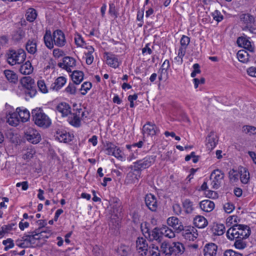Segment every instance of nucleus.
Listing matches in <instances>:
<instances>
[{"label": "nucleus", "mask_w": 256, "mask_h": 256, "mask_svg": "<svg viewBox=\"0 0 256 256\" xmlns=\"http://www.w3.org/2000/svg\"><path fill=\"white\" fill-rule=\"evenodd\" d=\"M25 32L22 29H18L14 32L12 36V38L16 41L21 40L24 36Z\"/></svg>", "instance_id": "obj_48"}, {"label": "nucleus", "mask_w": 256, "mask_h": 256, "mask_svg": "<svg viewBox=\"0 0 256 256\" xmlns=\"http://www.w3.org/2000/svg\"><path fill=\"white\" fill-rule=\"evenodd\" d=\"M236 42L239 46L242 47L250 52H254V46L252 45V42L246 38L239 37L237 40Z\"/></svg>", "instance_id": "obj_17"}, {"label": "nucleus", "mask_w": 256, "mask_h": 256, "mask_svg": "<svg viewBox=\"0 0 256 256\" xmlns=\"http://www.w3.org/2000/svg\"><path fill=\"white\" fill-rule=\"evenodd\" d=\"M20 120L18 114L16 112L9 114L7 122L12 126H16L18 124Z\"/></svg>", "instance_id": "obj_30"}, {"label": "nucleus", "mask_w": 256, "mask_h": 256, "mask_svg": "<svg viewBox=\"0 0 256 256\" xmlns=\"http://www.w3.org/2000/svg\"><path fill=\"white\" fill-rule=\"evenodd\" d=\"M142 132L144 134L152 136L159 132V130L154 124L148 122L143 126Z\"/></svg>", "instance_id": "obj_15"}, {"label": "nucleus", "mask_w": 256, "mask_h": 256, "mask_svg": "<svg viewBox=\"0 0 256 256\" xmlns=\"http://www.w3.org/2000/svg\"><path fill=\"white\" fill-rule=\"evenodd\" d=\"M143 144L142 141H140L137 143H134L132 145H126V148L129 150L130 152H132V151H134V150H136V147L140 148H142Z\"/></svg>", "instance_id": "obj_51"}, {"label": "nucleus", "mask_w": 256, "mask_h": 256, "mask_svg": "<svg viewBox=\"0 0 256 256\" xmlns=\"http://www.w3.org/2000/svg\"><path fill=\"white\" fill-rule=\"evenodd\" d=\"M33 68L30 61L26 62L20 68V72L23 74H30L32 72Z\"/></svg>", "instance_id": "obj_32"}, {"label": "nucleus", "mask_w": 256, "mask_h": 256, "mask_svg": "<svg viewBox=\"0 0 256 256\" xmlns=\"http://www.w3.org/2000/svg\"><path fill=\"white\" fill-rule=\"evenodd\" d=\"M141 230L146 238H148L150 241H154L152 244H158L162 242V236L160 233V229L155 228L152 231H150L149 229H146V231H144L142 224Z\"/></svg>", "instance_id": "obj_5"}, {"label": "nucleus", "mask_w": 256, "mask_h": 256, "mask_svg": "<svg viewBox=\"0 0 256 256\" xmlns=\"http://www.w3.org/2000/svg\"><path fill=\"white\" fill-rule=\"evenodd\" d=\"M236 241L234 246L236 248L239 250L244 249L246 246V242L244 241V239L240 238H235Z\"/></svg>", "instance_id": "obj_46"}, {"label": "nucleus", "mask_w": 256, "mask_h": 256, "mask_svg": "<svg viewBox=\"0 0 256 256\" xmlns=\"http://www.w3.org/2000/svg\"><path fill=\"white\" fill-rule=\"evenodd\" d=\"M145 204L148 208L152 212H156L158 208V202L156 197L151 194H147L145 196Z\"/></svg>", "instance_id": "obj_14"}, {"label": "nucleus", "mask_w": 256, "mask_h": 256, "mask_svg": "<svg viewBox=\"0 0 256 256\" xmlns=\"http://www.w3.org/2000/svg\"><path fill=\"white\" fill-rule=\"evenodd\" d=\"M238 172L234 170H230L229 172V178L231 181L235 182L238 180Z\"/></svg>", "instance_id": "obj_53"}, {"label": "nucleus", "mask_w": 256, "mask_h": 256, "mask_svg": "<svg viewBox=\"0 0 256 256\" xmlns=\"http://www.w3.org/2000/svg\"><path fill=\"white\" fill-rule=\"evenodd\" d=\"M214 202L208 200H202L200 203V209L207 212H212L214 209Z\"/></svg>", "instance_id": "obj_20"}, {"label": "nucleus", "mask_w": 256, "mask_h": 256, "mask_svg": "<svg viewBox=\"0 0 256 256\" xmlns=\"http://www.w3.org/2000/svg\"><path fill=\"white\" fill-rule=\"evenodd\" d=\"M4 73L7 80L11 83L16 84L18 81V76L14 71L6 70H4Z\"/></svg>", "instance_id": "obj_27"}, {"label": "nucleus", "mask_w": 256, "mask_h": 256, "mask_svg": "<svg viewBox=\"0 0 256 256\" xmlns=\"http://www.w3.org/2000/svg\"><path fill=\"white\" fill-rule=\"evenodd\" d=\"M16 244L17 246L22 248L30 247V243L26 234L24 235L22 239L17 240L16 241Z\"/></svg>", "instance_id": "obj_37"}, {"label": "nucleus", "mask_w": 256, "mask_h": 256, "mask_svg": "<svg viewBox=\"0 0 256 256\" xmlns=\"http://www.w3.org/2000/svg\"><path fill=\"white\" fill-rule=\"evenodd\" d=\"M106 150L107 151V154L108 155H112L114 152V149L116 148V146L113 144L112 143L109 142L106 144Z\"/></svg>", "instance_id": "obj_57"}, {"label": "nucleus", "mask_w": 256, "mask_h": 256, "mask_svg": "<svg viewBox=\"0 0 256 256\" xmlns=\"http://www.w3.org/2000/svg\"><path fill=\"white\" fill-rule=\"evenodd\" d=\"M119 252L121 256H128L130 252V248L128 246L122 245L119 248Z\"/></svg>", "instance_id": "obj_49"}, {"label": "nucleus", "mask_w": 256, "mask_h": 256, "mask_svg": "<svg viewBox=\"0 0 256 256\" xmlns=\"http://www.w3.org/2000/svg\"><path fill=\"white\" fill-rule=\"evenodd\" d=\"M16 111L18 114L20 120L22 122H26L29 120L30 114L27 109L18 108L16 109Z\"/></svg>", "instance_id": "obj_24"}, {"label": "nucleus", "mask_w": 256, "mask_h": 256, "mask_svg": "<svg viewBox=\"0 0 256 256\" xmlns=\"http://www.w3.org/2000/svg\"><path fill=\"white\" fill-rule=\"evenodd\" d=\"M109 6H110L109 10H108L109 14L110 15H113L114 16V17L116 18L118 16H117V14L116 12V7H115L114 4V3H111L110 4Z\"/></svg>", "instance_id": "obj_63"}, {"label": "nucleus", "mask_w": 256, "mask_h": 256, "mask_svg": "<svg viewBox=\"0 0 256 256\" xmlns=\"http://www.w3.org/2000/svg\"><path fill=\"white\" fill-rule=\"evenodd\" d=\"M26 20L30 22H33L37 17V13L33 8H30L28 10L26 14Z\"/></svg>", "instance_id": "obj_39"}, {"label": "nucleus", "mask_w": 256, "mask_h": 256, "mask_svg": "<svg viewBox=\"0 0 256 256\" xmlns=\"http://www.w3.org/2000/svg\"><path fill=\"white\" fill-rule=\"evenodd\" d=\"M212 231L214 235L222 236L225 232V226L223 224H217L214 226Z\"/></svg>", "instance_id": "obj_41"}, {"label": "nucleus", "mask_w": 256, "mask_h": 256, "mask_svg": "<svg viewBox=\"0 0 256 256\" xmlns=\"http://www.w3.org/2000/svg\"><path fill=\"white\" fill-rule=\"evenodd\" d=\"M38 86L40 92L43 93H46L48 92V89L44 82L42 80H40L37 82Z\"/></svg>", "instance_id": "obj_54"}, {"label": "nucleus", "mask_w": 256, "mask_h": 256, "mask_svg": "<svg viewBox=\"0 0 256 256\" xmlns=\"http://www.w3.org/2000/svg\"><path fill=\"white\" fill-rule=\"evenodd\" d=\"M148 244L143 237H138L136 240V249L141 256H146L148 252Z\"/></svg>", "instance_id": "obj_10"}, {"label": "nucleus", "mask_w": 256, "mask_h": 256, "mask_svg": "<svg viewBox=\"0 0 256 256\" xmlns=\"http://www.w3.org/2000/svg\"><path fill=\"white\" fill-rule=\"evenodd\" d=\"M182 206L185 212L188 214H192L194 210L193 203L189 199H186L184 200Z\"/></svg>", "instance_id": "obj_35"}, {"label": "nucleus", "mask_w": 256, "mask_h": 256, "mask_svg": "<svg viewBox=\"0 0 256 256\" xmlns=\"http://www.w3.org/2000/svg\"><path fill=\"white\" fill-rule=\"evenodd\" d=\"M65 90L66 92L70 94H74L76 92V88L74 84H69L66 88Z\"/></svg>", "instance_id": "obj_60"}, {"label": "nucleus", "mask_w": 256, "mask_h": 256, "mask_svg": "<svg viewBox=\"0 0 256 256\" xmlns=\"http://www.w3.org/2000/svg\"><path fill=\"white\" fill-rule=\"evenodd\" d=\"M190 42V39L188 36H182L180 40L181 46L186 48L188 45L189 44Z\"/></svg>", "instance_id": "obj_59"}, {"label": "nucleus", "mask_w": 256, "mask_h": 256, "mask_svg": "<svg viewBox=\"0 0 256 256\" xmlns=\"http://www.w3.org/2000/svg\"><path fill=\"white\" fill-rule=\"evenodd\" d=\"M168 224L172 227L175 232L180 233L183 230L184 226L182 224V222L176 217L172 216L167 220Z\"/></svg>", "instance_id": "obj_12"}, {"label": "nucleus", "mask_w": 256, "mask_h": 256, "mask_svg": "<svg viewBox=\"0 0 256 256\" xmlns=\"http://www.w3.org/2000/svg\"><path fill=\"white\" fill-rule=\"evenodd\" d=\"M68 122L72 126L79 127L80 126V114H78V112H74L72 114V116L69 118Z\"/></svg>", "instance_id": "obj_34"}, {"label": "nucleus", "mask_w": 256, "mask_h": 256, "mask_svg": "<svg viewBox=\"0 0 256 256\" xmlns=\"http://www.w3.org/2000/svg\"><path fill=\"white\" fill-rule=\"evenodd\" d=\"M224 174L218 169L212 171L210 176V186L213 189H218L221 184Z\"/></svg>", "instance_id": "obj_8"}, {"label": "nucleus", "mask_w": 256, "mask_h": 256, "mask_svg": "<svg viewBox=\"0 0 256 256\" xmlns=\"http://www.w3.org/2000/svg\"><path fill=\"white\" fill-rule=\"evenodd\" d=\"M204 256H216L217 251V246L212 243L206 244L204 248Z\"/></svg>", "instance_id": "obj_23"}, {"label": "nucleus", "mask_w": 256, "mask_h": 256, "mask_svg": "<svg viewBox=\"0 0 256 256\" xmlns=\"http://www.w3.org/2000/svg\"><path fill=\"white\" fill-rule=\"evenodd\" d=\"M180 232L185 239L194 241L197 238L198 234L195 232V229L193 226H184Z\"/></svg>", "instance_id": "obj_13"}, {"label": "nucleus", "mask_w": 256, "mask_h": 256, "mask_svg": "<svg viewBox=\"0 0 256 256\" xmlns=\"http://www.w3.org/2000/svg\"><path fill=\"white\" fill-rule=\"evenodd\" d=\"M15 226L16 224H10L8 225H4L2 227V230L5 231L6 233H8L10 230H12V229H14V227Z\"/></svg>", "instance_id": "obj_64"}, {"label": "nucleus", "mask_w": 256, "mask_h": 256, "mask_svg": "<svg viewBox=\"0 0 256 256\" xmlns=\"http://www.w3.org/2000/svg\"><path fill=\"white\" fill-rule=\"evenodd\" d=\"M32 118L34 123L38 126L47 128L51 124V120L40 108H36L32 110Z\"/></svg>", "instance_id": "obj_2"}, {"label": "nucleus", "mask_w": 256, "mask_h": 256, "mask_svg": "<svg viewBox=\"0 0 256 256\" xmlns=\"http://www.w3.org/2000/svg\"><path fill=\"white\" fill-rule=\"evenodd\" d=\"M237 57L238 60L243 63L247 62L249 60V54L248 52L244 50H240L238 52Z\"/></svg>", "instance_id": "obj_36"}, {"label": "nucleus", "mask_w": 256, "mask_h": 256, "mask_svg": "<svg viewBox=\"0 0 256 256\" xmlns=\"http://www.w3.org/2000/svg\"><path fill=\"white\" fill-rule=\"evenodd\" d=\"M56 139L60 142H68L72 141V137L70 134L66 132L60 131L56 132L55 136Z\"/></svg>", "instance_id": "obj_25"}, {"label": "nucleus", "mask_w": 256, "mask_h": 256, "mask_svg": "<svg viewBox=\"0 0 256 256\" xmlns=\"http://www.w3.org/2000/svg\"><path fill=\"white\" fill-rule=\"evenodd\" d=\"M26 48L28 52L34 54L36 52V44L34 40H28L26 45Z\"/></svg>", "instance_id": "obj_38"}, {"label": "nucleus", "mask_w": 256, "mask_h": 256, "mask_svg": "<svg viewBox=\"0 0 256 256\" xmlns=\"http://www.w3.org/2000/svg\"><path fill=\"white\" fill-rule=\"evenodd\" d=\"M106 56V63L109 66L116 68L119 66L121 62L118 58V56L109 52H105Z\"/></svg>", "instance_id": "obj_16"}, {"label": "nucleus", "mask_w": 256, "mask_h": 256, "mask_svg": "<svg viewBox=\"0 0 256 256\" xmlns=\"http://www.w3.org/2000/svg\"><path fill=\"white\" fill-rule=\"evenodd\" d=\"M24 138L28 142L33 144H36L41 140V136L39 132L32 127L25 128Z\"/></svg>", "instance_id": "obj_6"}, {"label": "nucleus", "mask_w": 256, "mask_h": 256, "mask_svg": "<svg viewBox=\"0 0 256 256\" xmlns=\"http://www.w3.org/2000/svg\"><path fill=\"white\" fill-rule=\"evenodd\" d=\"M54 44L58 47L64 46L66 43L64 34L61 30H56L53 32Z\"/></svg>", "instance_id": "obj_11"}, {"label": "nucleus", "mask_w": 256, "mask_h": 256, "mask_svg": "<svg viewBox=\"0 0 256 256\" xmlns=\"http://www.w3.org/2000/svg\"><path fill=\"white\" fill-rule=\"evenodd\" d=\"M194 223L196 226L202 228L207 226L208 221L204 217L198 216L194 218Z\"/></svg>", "instance_id": "obj_29"}, {"label": "nucleus", "mask_w": 256, "mask_h": 256, "mask_svg": "<svg viewBox=\"0 0 256 256\" xmlns=\"http://www.w3.org/2000/svg\"><path fill=\"white\" fill-rule=\"evenodd\" d=\"M156 160V156H148L142 160H137L134 162V170H140L146 169L151 166Z\"/></svg>", "instance_id": "obj_7"}, {"label": "nucleus", "mask_w": 256, "mask_h": 256, "mask_svg": "<svg viewBox=\"0 0 256 256\" xmlns=\"http://www.w3.org/2000/svg\"><path fill=\"white\" fill-rule=\"evenodd\" d=\"M64 52L62 50L59 48H55L53 50V55L55 58H59L64 55Z\"/></svg>", "instance_id": "obj_62"}, {"label": "nucleus", "mask_w": 256, "mask_h": 256, "mask_svg": "<svg viewBox=\"0 0 256 256\" xmlns=\"http://www.w3.org/2000/svg\"><path fill=\"white\" fill-rule=\"evenodd\" d=\"M28 239L30 246L34 244L37 240L40 239L42 236V232H40V229L38 228L34 231L29 232L28 234H26Z\"/></svg>", "instance_id": "obj_19"}, {"label": "nucleus", "mask_w": 256, "mask_h": 256, "mask_svg": "<svg viewBox=\"0 0 256 256\" xmlns=\"http://www.w3.org/2000/svg\"><path fill=\"white\" fill-rule=\"evenodd\" d=\"M72 78L74 82L80 84L84 79V73L82 71L74 70L72 74Z\"/></svg>", "instance_id": "obj_33"}, {"label": "nucleus", "mask_w": 256, "mask_h": 256, "mask_svg": "<svg viewBox=\"0 0 256 256\" xmlns=\"http://www.w3.org/2000/svg\"><path fill=\"white\" fill-rule=\"evenodd\" d=\"M149 253L150 256H162L158 246L156 244H150Z\"/></svg>", "instance_id": "obj_43"}, {"label": "nucleus", "mask_w": 256, "mask_h": 256, "mask_svg": "<svg viewBox=\"0 0 256 256\" xmlns=\"http://www.w3.org/2000/svg\"><path fill=\"white\" fill-rule=\"evenodd\" d=\"M2 244L6 246L4 248V250L6 251H7L10 248H11L14 247V244L13 242V241L10 238H8L6 240H4L3 241Z\"/></svg>", "instance_id": "obj_55"}, {"label": "nucleus", "mask_w": 256, "mask_h": 256, "mask_svg": "<svg viewBox=\"0 0 256 256\" xmlns=\"http://www.w3.org/2000/svg\"><path fill=\"white\" fill-rule=\"evenodd\" d=\"M240 181L242 184H246L250 180V174L246 168H244L240 170Z\"/></svg>", "instance_id": "obj_45"}, {"label": "nucleus", "mask_w": 256, "mask_h": 256, "mask_svg": "<svg viewBox=\"0 0 256 256\" xmlns=\"http://www.w3.org/2000/svg\"><path fill=\"white\" fill-rule=\"evenodd\" d=\"M75 43L78 46H83L86 44L85 42L81 36L78 34L74 38Z\"/></svg>", "instance_id": "obj_56"}, {"label": "nucleus", "mask_w": 256, "mask_h": 256, "mask_svg": "<svg viewBox=\"0 0 256 256\" xmlns=\"http://www.w3.org/2000/svg\"><path fill=\"white\" fill-rule=\"evenodd\" d=\"M36 153V150L32 148H28L26 152L24 154L22 158L28 161L33 158Z\"/></svg>", "instance_id": "obj_47"}, {"label": "nucleus", "mask_w": 256, "mask_h": 256, "mask_svg": "<svg viewBox=\"0 0 256 256\" xmlns=\"http://www.w3.org/2000/svg\"><path fill=\"white\" fill-rule=\"evenodd\" d=\"M160 233L168 238H173L175 236L174 232L166 226H162L160 228Z\"/></svg>", "instance_id": "obj_40"}, {"label": "nucleus", "mask_w": 256, "mask_h": 256, "mask_svg": "<svg viewBox=\"0 0 256 256\" xmlns=\"http://www.w3.org/2000/svg\"><path fill=\"white\" fill-rule=\"evenodd\" d=\"M206 146L209 150H212L218 142V138L214 132H210L206 138Z\"/></svg>", "instance_id": "obj_21"}, {"label": "nucleus", "mask_w": 256, "mask_h": 256, "mask_svg": "<svg viewBox=\"0 0 256 256\" xmlns=\"http://www.w3.org/2000/svg\"><path fill=\"white\" fill-rule=\"evenodd\" d=\"M24 92L26 96L32 98L37 92L34 80L30 76H24L20 80Z\"/></svg>", "instance_id": "obj_4"}, {"label": "nucleus", "mask_w": 256, "mask_h": 256, "mask_svg": "<svg viewBox=\"0 0 256 256\" xmlns=\"http://www.w3.org/2000/svg\"><path fill=\"white\" fill-rule=\"evenodd\" d=\"M224 256H242V254L232 250H228L224 252Z\"/></svg>", "instance_id": "obj_61"}, {"label": "nucleus", "mask_w": 256, "mask_h": 256, "mask_svg": "<svg viewBox=\"0 0 256 256\" xmlns=\"http://www.w3.org/2000/svg\"><path fill=\"white\" fill-rule=\"evenodd\" d=\"M234 206L232 203L227 202L224 205V209L227 213H230L233 211Z\"/></svg>", "instance_id": "obj_58"}, {"label": "nucleus", "mask_w": 256, "mask_h": 256, "mask_svg": "<svg viewBox=\"0 0 256 256\" xmlns=\"http://www.w3.org/2000/svg\"><path fill=\"white\" fill-rule=\"evenodd\" d=\"M57 110L62 114L63 116H68L71 113V108L68 104L66 102H61L56 106Z\"/></svg>", "instance_id": "obj_22"}, {"label": "nucleus", "mask_w": 256, "mask_h": 256, "mask_svg": "<svg viewBox=\"0 0 256 256\" xmlns=\"http://www.w3.org/2000/svg\"><path fill=\"white\" fill-rule=\"evenodd\" d=\"M160 246V251L162 254H164L166 255L170 254L171 255V250L170 248V244H169L166 242H161L158 244Z\"/></svg>", "instance_id": "obj_42"}, {"label": "nucleus", "mask_w": 256, "mask_h": 256, "mask_svg": "<svg viewBox=\"0 0 256 256\" xmlns=\"http://www.w3.org/2000/svg\"><path fill=\"white\" fill-rule=\"evenodd\" d=\"M171 255L182 254L184 252V244L180 242H173L170 244Z\"/></svg>", "instance_id": "obj_18"}, {"label": "nucleus", "mask_w": 256, "mask_h": 256, "mask_svg": "<svg viewBox=\"0 0 256 256\" xmlns=\"http://www.w3.org/2000/svg\"><path fill=\"white\" fill-rule=\"evenodd\" d=\"M58 66L60 68L66 70L68 72H72V68H74L76 66V60L70 56H65L62 59V62H59Z\"/></svg>", "instance_id": "obj_9"}, {"label": "nucleus", "mask_w": 256, "mask_h": 256, "mask_svg": "<svg viewBox=\"0 0 256 256\" xmlns=\"http://www.w3.org/2000/svg\"><path fill=\"white\" fill-rule=\"evenodd\" d=\"M251 230L248 226L234 224L226 232L227 238L230 240L240 238L246 239L250 234Z\"/></svg>", "instance_id": "obj_1"}, {"label": "nucleus", "mask_w": 256, "mask_h": 256, "mask_svg": "<svg viewBox=\"0 0 256 256\" xmlns=\"http://www.w3.org/2000/svg\"><path fill=\"white\" fill-rule=\"evenodd\" d=\"M212 16L213 18L218 22L222 21L224 18L223 16L221 14L220 12L218 10H216L212 12Z\"/></svg>", "instance_id": "obj_52"}, {"label": "nucleus", "mask_w": 256, "mask_h": 256, "mask_svg": "<svg viewBox=\"0 0 256 256\" xmlns=\"http://www.w3.org/2000/svg\"><path fill=\"white\" fill-rule=\"evenodd\" d=\"M26 54L22 49L18 50H10L6 54L8 62L12 65L20 64L26 60Z\"/></svg>", "instance_id": "obj_3"}, {"label": "nucleus", "mask_w": 256, "mask_h": 256, "mask_svg": "<svg viewBox=\"0 0 256 256\" xmlns=\"http://www.w3.org/2000/svg\"><path fill=\"white\" fill-rule=\"evenodd\" d=\"M240 19L246 25V28H248L254 22V17L248 14H242Z\"/></svg>", "instance_id": "obj_28"}, {"label": "nucleus", "mask_w": 256, "mask_h": 256, "mask_svg": "<svg viewBox=\"0 0 256 256\" xmlns=\"http://www.w3.org/2000/svg\"><path fill=\"white\" fill-rule=\"evenodd\" d=\"M92 84L90 82H84L81 86L80 90L82 91L81 94L82 95H85L88 90H90L92 88Z\"/></svg>", "instance_id": "obj_50"}, {"label": "nucleus", "mask_w": 256, "mask_h": 256, "mask_svg": "<svg viewBox=\"0 0 256 256\" xmlns=\"http://www.w3.org/2000/svg\"><path fill=\"white\" fill-rule=\"evenodd\" d=\"M242 131L243 132L250 136H256V127L252 126L246 125L243 126Z\"/></svg>", "instance_id": "obj_44"}, {"label": "nucleus", "mask_w": 256, "mask_h": 256, "mask_svg": "<svg viewBox=\"0 0 256 256\" xmlns=\"http://www.w3.org/2000/svg\"><path fill=\"white\" fill-rule=\"evenodd\" d=\"M44 40L46 46L49 49L54 48V42L53 40V35L52 36L50 30H46L44 36Z\"/></svg>", "instance_id": "obj_26"}, {"label": "nucleus", "mask_w": 256, "mask_h": 256, "mask_svg": "<svg viewBox=\"0 0 256 256\" xmlns=\"http://www.w3.org/2000/svg\"><path fill=\"white\" fill-rule=\"evenodd\" d=\"M66 83V78L64 76L58 78L55 82L52 84V88L56 90L61 88Z\"/></svg>", "instance_id": "obj_31"}]
</instances>
